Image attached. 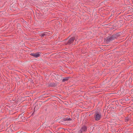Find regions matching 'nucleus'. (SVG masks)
I'll use <instances>...</instances> for the list:
<instances>
[{"mask_svg": "<svg viewBox=\"0 0 133 133\" xmlns=\"http://www.w3.org/2000/svg\"><path fill=\"white\" fill-rule=\"evenodd\" d=\"M30 55L32 56H33L35 57H39L40 55L38 53H31L30 54Z\"/></svg>", "mask_w": 133, "mask_h": 133, "instance_id": "obj_5", "label": "nucleus"}, {"mask_svg": "<svg viewBox=\"0 0 133 133\" xmlns=\"http://www.w3.org/2000/svg\"><path fill=\"white\" fill-rule=\"evenodd\" d=\"M115 37L113 36H112L107 38L106 41L107 42H109L115 39Z\"/></svg>", "mask_w": 133, "mask_h": 133, "instance_id": "obj_4", "label": "nucleus"}, {"mask_svg": "<svg viewBox=\"0 0 133 133\" xmlns=\"http://www.w3.org/2000/svg\"><path fill=\"white\" fill-rule=\"evenodd\" d=\"M69 79V77H65L62 79L63 82H65L67 81Z\"/></svg>", "mask_w": 133, "mask_h": 133, "instance_id": "obj_6", "label": "nucleus"}, {"mask_svg": "<svg viewBox=\"0 0 133 133\" xmlns=\"http://www.w3.org/2000/svg\"><path fill=\"white\" fill-rule=\"evenodd\" d=\"M47 35L46 33V32H44L41 35V37H44V36H46Z\"/></svg>", "mask_w": 133, "mask_h": 133, "instance_id": "obj_8", "label": "nucleus"}, {"mask_svg": "<svg viewBox=\"0 0 133 133\" xmlns=\"http://www.w3.org/2000/svg\"><path fill=\"white\" fill-rule=\"evenodd\" d=\"M75 39V37H72L70 38L68 40V42L65 44V45H70L72 43Z\"/></svg>", "mask_w": 133, "mask_h": 133, "instance_id": "obj_2", "label": "nucleus"}, {"mask_svg": "<svg viewBox=\"0 0 133 133\" xmlns=\"http://www.w3.org/2000/svg\"><path fill=\"white\" fill-rule=\"evenodd\" d=\"M101 117V114L100 112H97L94 115V117L96 121H98L100 120Z\"/></svg>", "mask_w": 133, "mask_h": 133, "instance_id": "obj_1", "label": "nucleus"}, {"mask_svg": "<svg viewBox=\"0 0 133 133\" xmlns=\"http://www.w3.org/2000/svg\"><path fill=\"white\" fill-rule=\"evenodd\" d=\"M87 127L85 126L83 127L79 130V132L80 133H82L83 132H85L87 130Z\"/></svg>", "mask_w": 133, "mask_h": 133, "instance_id": "obj_3", "label": "nucleus"}, {"mask_svg": "<svg viewBox=\"0 0 133 133\" xmlns=\"http://www.w3.org/2000/svg\"><path fill=\"white\" fill-rule=\"evenodd\" d=\"M64 120L65 121H71V119L70 118H64Z\"/></svg>", "mask_w": 133, "mask_h": 133, "instance_id": "obj_7", "label": "nucleus"}]
</instances>
